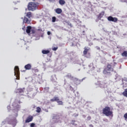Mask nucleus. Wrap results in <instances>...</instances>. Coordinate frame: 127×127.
<instances>
[{"label": "nucleus", "mask_w": 127, "mask_h": 127, "mask_svg": "<svg viewBox=\"0 0 127 127\" xmlns=\"http://www.w3.org/2000/svg\"><path fill=\"white\" fill-rule=\"evenodd\" d=\"M116 65L117 63L115 62L108 64L107 67L103 70V73L105 75H111V72H114V68L116 67Z\"/></svg>", "instance_id": "nucleus-1"}, {"label": "nucleus", "mask_w": 127, "mask_h": 127, "mask_svg": "<svg viewBox=\"0 0 127 127\" xmlns=\"http://www.w3.org/2000/svg\"><path fill=\"white\" fill-rule=\"evenodd\" d=\"M102 113L103 115L106 116V117H113L114 114H113V111L111 110V108L110 107L106 106L102 110Z\"/></svg>", "instance_id": "nucleus-2"}, {"label": "nucleus", "mask_w": 127, "mask_h": 127, "mask_svg": "<svg viewBox=\"0 0 127 127\" xmlns=\"http://www.w3.org/2000/svg\"><path fill=\"white\" fill-rule=\"evenodd\" d=\"M36 7H37V4L35 2H30L28 5V10H31L32 11L35 10L36 9Z\"/></svg>", "instance_id": "nucleus-3"}, {"label": "nucleus", "mask_w": 127, "mask_h": 127, "mask_svg": "<svg viewBox=\"0 0 127 127\" xmlns=\"http://www.w3.org/2000/svg\"><path fill=\"white\" fill-rule=\"evenodd\" d=\"M14 75L16 76L17 80H19V68L17 66L14 67Z\"/></svg>", "instance_id": "nucleus-4"}, {"label": "nucleus", "mask_w": 127, "mask_h": 127, "mask_svg": "<svg viewBox=\"0 0 127 127\" xmlns=\"http://www.w3.org/2000/svg\"><path fill=\"white\" fill-rule=\"evenodd\" d=\"M108 20L109 21H113V22H118V18L113 17L112 16H110L108 17Z\"/></svg>", "instance_id": "nucleus-5"}, {"label": "nucleus", "mask_w": 127, "mask_h": 127, "mask_svg": "<svg viewBox=\"0 0 127 127\" xmlns=\"http://www.w3.org/2000/svg\"><path fill=\"white\" fill-rule=\"evenodd\" d=\"M30 22H31V20H29L26 17H24L23 20V23H26L27 24H30Z\"/></svg>", "instance_id": "nucleus-6"}, {"label": "nucleus", "mask_w": 127, "mask_h": 127, "mask_svg": "<svg viewBox=\"0 0 127 127\" xmlns=\"http://www.w3.org/2000/svg\"><path fill=\"white\" fill-rule=\"evenodd\" d=\"M16 93L18 94H23L24 93V88H19L16 90Z\"/></svg>", "instance_id": "nucleus-7"}, {"label": "nucleus", "mask_w": 127, "mask_h": 127, "mask_svg": "<svg viewBox=\"0 0 127 127\" xmlns=\"http://www.w3.org/2000/svg\"><path fill=\"white\" fill-rule=\"evenodd\" d=\"M33 120V117L30 116L25 120V123H30V122H32Z\"/></svg>", "instance_id": "nucleus-8"}, {"label": "nucleus", "mask_w": 127, "mask_h": 127, "mask_svg": "<svg viewBox=\"0 0 127 127\" xmlns=\"http://www.w3.org/2000/svg\"><path fill=\"white\" fill-rule=\"evenodd\" d=\"M89 50H90V48L85 47H84V50L83 51V55H86L88 54V52H89Z\"/></svg>", "instance_id": "nucleus-9"}, {"label": "nucleus", "mask_w": 127, "mask_h": 127, "mask_svg": "<svg viewBox=\"0 0 127 127\" xmlns=\"http://www.w3.org/2000/svg\"><path fill=\"white\" fill-rule=\"evenodd\" d=\"M59 100V98L58 97H54L53 99H51L50 100L51 102H57V103L58 102Z\"/></svg>", "instance_id": "nucleus-10"}, {"label": "nucleus", "mask_w": 127, "mask_h": 127, "mask_svg": "<svg viewBox=\"0 0 127 127\" xmlns=\"http://www.w3.org/2000/svg\"><path fill=\"white\" fill-rule=\"evenodd\" d=\"M55 12L58 14H60L61 13H62V9H61L60 8H58L55 9Z\"/></svg>", "instance_id": "nucleus-11"}, {"label": "nucleus", "mask_w": 127, "mask_h": 127, "mask_svg": "<svg viewBox=\"0 0 127 127\" xmlns=\"http://www.w3.org/2000/svg\"><path fill=\"white\" fill-rule=\"evenodd\" d=\"M26 33L29 34L31 32V26H28L27 27V29L26 30Z\"/></svg>", "instance_id": "nucleus-12"}, {"label": "nucleus", "mask_w": 127, "mask_h": 127, "mask_svg": "<svg viewBox=\"0 0 127 127\" xmlns=\"http://www.w3.org/2000/svg\"><path fill=\"white\" fill-rule=\"evenodd\" d=\"M76 85H79V84H81V83H82V81L83 80H85V78H83L82 79H79L78 78H76Z\"/></svg>", "instance_id": "nucleus-13"}, {"label": "nucleus", "mask_w": 127, "mask_h": 127, "mask_svg": "<svg viewBox=\"0 0 127 127\" xmlns=\"http://www.w3.org/2000/svg\"><path fill=\"white\" fill-rule=\"evenodd\" d=\"M24 68L26 70H30L31 69V64H27L25 65Z\"/></svg>", "instance_id": "nucleus-14"}, {"label": "nucleus", "mask_w": 127, "mask_h": 127, "mask_svg": "<svg viewBox=\"0 0 127 127\" xmlns=\"http://www.w3.org/2000/svg\"><path fill=\"white\" fill-rule=\"evenodd\" d=\"M104 12H101L100 13H99V14L97 16V18L98 19H101V18H102V17H103L104 16Z\"/></svg>", "instance_id": "nucleus-15"}, {"label": "nucleus", "mask_w": 127, "mask_h": 127, "mask_svg": "<svg viewBox=\"0 0 127 127\" xmlns=\"http://www.w3.org/2000/svg\"><path fill=\"white\" fill-rule=\"evenodd\" d=\"M26 16L28 18H30V17H32V13L31 12H28L26 13Z\"/></svg>", "instance_id": "nucleus-16"}, {"label": "nucleus", "mask_w": 127, "mask_h": 127, "mask_svg": "<svg viewBox=\"0 0 127 127\" xmlns=\"http://www.w3.org/2000/svg\"><path fill=\"white\" fill-rule=\"evenodd\" d=\"M59 2L61 5H64L65 4V0H59Z\"/></svg>", "instance_id": "nucleus-17"}, {"label": "nucleus", "mask_w": 127, "mask_h": 127, "mask_svg": "<svg viewBox=\"0 0 127 127\" xmlns=\"http://www.w3.org/2000/svg\"><path fill=\"white\" fill-rule=\"evenodd\" d=\"M42 53L43 54H48V53H50V51H49V50H43L42 51Z\"/></svg>", "instance_id": "nucleus-18"}, {"label": "nucleus", "mask_w": 127, "mask_h": 127, "mask_svg": "<svg viewBox=\"0 0 127 127\" xmlns=\"http://www.w3.org/2000/svg\"><path fill=\"white\" fill-rule=\"evenodd\" d=\"M122 95H123L124 97H126V98H127V89H125V91L123 92Z\"/></svg>", "instance_id": "nucleus-19"}, {"label": "nucleus", "mask_w": 127, "mask_h": 127, "mask_svg": "<svg viewBox=\"0 0 127 127\" xmlns=\"http://www.w3.org/2000/svg\"><path fill=\"white\" fill-rule=\"evenodd\" d=\"M122 56L127 57V51H125L122 54Z\"/></svg>", "instance_id": "nucleus-20"}, {"label": "nucleus", "mask_w": 127, "mask_h": 127, "mask_svg": "<svg viewBox=\"0 0 127 127\" xmlns=\"http://www.w3.org/2000/svg\"><path fill=\"white\" fill-rule=\"evenodd\" d=\"M36 112V113H40V112H41V108L39 107H37Z\"/></svg>", "instance_id": "nucleus-21"}, {"label": "nucleus", "mask_w": 127, "mask_h": 127, "mask_svg": "<svg viewBox=\"0 0 127 127\" xmlns=\"http://www.w3.org/2000/svg\"><path fill=\"white\" fill-rule=\"evenodd\" d=\"M57 103L59 105L63 106V102L62 101L59 100Z\"/></svg>", "instance_id": "nucleus-22"}, {"label": "nucleus", "mask_w": 127, "mask_h": 127, "mask_svg": "<svg viewBox=\"0 0 127 127\" xmlns=\"http://www.w3.org/2000/svg\"><path fill=\"white\" fill-rule=\"evenodd\" d=\"M125 121H127V113H126L124 115Z\"/></svg>", "instance_id": "nucleus-23"}, {"label": "nucleus", "mask_w": 127, "mask_h": 127, "mask_svg": "<svg viewBox=\"0 0 127 127\" xmlns=\"http://www.w3.org/2000/svg\"><path fill=\"white\" fill-rule=\"evenodd\" d=\"M55 21H56V17H52V22H55Z\"/></svg>", "instance_id": "nucleus-24"}, {"label": "nucleus", "mask_w": 127, "mask_h": 127, "mask_svg": "<svg viewBox=\"0 0 127 127\" xmlns=\"http://www.w3.org/2000/svg\"><path fill=\"white\" fill-rule=\"evenodd\" d=\"M31 32L32 34H34V33H35V30L31 29Z\"/></svg>", "instance_id": "nucleus-25"}, {"label": "nucleus", "mask_w": 127, "mask_h": 127, "mask_svg": "<svg viewBox=\"0 0 127 127\" xmlns=\"http://www.w3.org/2000/svg\"><path fill=\"white\" fill-rule=\"evenodd\" d=\"M75 122H76V121H75V120L71 121V125H72V126H74V125H75Z\"/></svg>", "instance_id": "nucleus-26"}, {"label": "nucleus", "mask_w": 127, "mask_h": 127, "mask_svg": "<svg viewBox=\"0 0 127 127\" xmlns=\"http://www.w3.org/2000/svg\"><path fill=\"white\" fill-rule=\"evenodd\" d=\"M35 126V124L34 123H31L30 125L31 127H34Z\"/></svg>", "instance_id": "nucleus-27"}, {"label": "nucleus", "mask_w": 127, "mask_h": 127, "mask_svg": "<svg viewBox=\"0 0 127 127\" xmlns=\"http://www.w3.org/2000/svg\"><path fill=\"white\" fill-rule=\"evenodd\" d=\"M57 49H58V47H54V48H53V50L54 51H56V50H57Z\"/></svg>", "instance_id": "nucleus-28"}, {"label": "nucleus", "mask_w": 127, "mask_h": 127, "mask_svg": "<svg viewBox=\"0 0 127 127\" xmlns=\"http://www.w3.org/2000/svg\"><path fill=\"white\" fill-rule=\"evenodd\" d=\"M91 117L90 116H88L87 117V121H91Z\"/></svg>", "instance_id": "nucleus-29"}, {"label": "nucleus", "mask_w": 127, "mask_h": 127, "mask_svg": "<svg viewBox=\"0 0 127 127\" xmlns=\"http://www.w3.org/2000/svg\"><path fill=\"white\" fill-rule=\"evenodd\" d=\"M47 34H48V35H50V34H51V32L50 31H48Z\"/></svg>", "instance_id": "nucleus-30"}, {"label": "nucleus", "mask_w": 127, "mask_h": 127, "mask_svg": "<svg viewBox=\"0 0 127 127\" xmlns=\"http://www.w3.org/2000/svg\"><path fill=\"white\" fill-rule=\"evenodd\" d=\"M56 118H57L58 119H60V117L58 115L56 116Z\"/></svg>", "instance_id": "nucleus-31"}, {"label": "nucleus", "mask_w": 127, "mask_h": 127, "mask_svg": "<svg viewBox=\"0 0 127 127\" xmlns=\"http://www.w3.org/2000/svg\"><path fill=\"white\" fill-rule=\"evenodd\" d=\"M123 2H126L127 1V0H121Z\"/></svg>", "instance_id": "nucleus-32"}, {"label": "nucleus", "mask_w": 127, "mask_h": 127, "mask_svg": "<svg viewBox=\"0 0 127 127\" xmlns=\"http://www.w3.org/2000/svg\"><path fill=\"white\" fill-rule=\"evenodd\" d=\"M35 108H36V106L33 105V109H35Z\"/></svg>", "instance_id": "nucleus-33"}, {"label": "nucleus", "mask_w": 127, "mask_h": 127, "mask_svg": "<svg viewBox=\"0 0 127 127\" xmlns=\"http://www.w3.org/2000/svg\"><path fill=\"white\" fill-rule=\"evenodd\" d=\"M100 49H101L100 48V47H97V50H100Z\"/></svg>", "instance_id": "nucleus-34"}, {"label": "nucleus", "mask_w": 127, "mask_h": 127, "mask_svg": "<svg viewBox=\"0 0 127 127\" xmlns=\"http://www.w3.org/2000/svg\"><path fill=\"white\" fill-rule=\"evenodd\" d=\"M23 30H24V28H22Z\"/></svg>", "instance_id": "nucleus-35"}, {"label": "nucleus", "mask_w": 127, "mask_h": 127, "mask_svg": "<svg viewBox=\"0 0 127 127\" xmlns=\"http://www.w3.org/2000/svg\"><path fill=\"white\" fill-rule=\"evenodd\" d=\"M36 71H38V70H36Z\"/></svg>", "instance_id": "nucleus-36"}]
</instances>
